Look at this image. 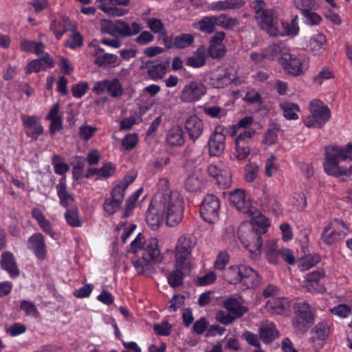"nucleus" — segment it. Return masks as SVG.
<instances>
[{"label": "nucleus", "mask_w": 352, "mask_h": 352, "mask_svg": "<svg viewBox=\"0 0 352 352\" xmlns=\"http://www.w3.org/2000/svg\"><path fill=\"white\" fill-rule=\"evenodd\" d=\"M158 190L154 195L146 213V221L153 230H157L164 218L170 227L180 223L184 217V201L181 193L169 187L166 178H161L157 183Z\"/></svg>", "instance_id": "f257e3e1"}, {"label": "nucleus", "mask_w": 352, "mask_h": 352, "mask_svg": "<svg viewBox=\"0 0 352 352\" xmlns=\"http://www.w3.org/2000/svg\"><path fill=\"white\" fill-rule=\"evenodd\" d=\"M129 252L134 254L131 262L140 274L149 269L151 262L160 263L163 258L158 247L157 239L156 238L145 239L141 233H139L131 243Z\"/></svg>", "instance_id": "f03ea898"}, {"label": "nucleus", "mask_w": 352, "mask_h": 352, "mask_svg": "<svg viewBox=\"0 0 352 352\" xmlns=\"http://www.w3.org/2000/svg\"><path fill=\"white\" fill-rule=\"evenodd\" d=\"M325 161L324 168L325 172L330 175L339 177L347 174L346 168L339 166L340 161L346 160L344 148L338 146H329L325 147Z\"/></svg>", "instance_id": "7ed1b4c3"}, {"label": "nucleus", "mask_w": 352, "mask_h": 352, "mask_svg": "<svg viewBox=\"0 0 352 352\" xmlns=\"http://www.w3.org/2000/svg\"><path fill=\"white\" fill-rule=\"evenodd\" d=\"M196 245L197 239L192 234H184L178 238L175 248V258L179 267L190 265L192 252Z\"/></svg>", "instance_id": "20e7f679"}, {"label": "nucleus", "mask_w": 352, "mask_h": 352, "mask_svg": "<svg viewBox=\"0 0 352 352\" xmlns=\"http://www.w3.org/2000/svg\"><path fill=\"white\" fill-rule=\"evenodd\" d=\"M349 232L346 223L338 219H334L328 223L323 228L320 240L327 245H332L343 240Z\"/></svg>", "instance_id": "39448f33"}, {"label": "nucleus", "mask_w": 352, "mask_h": 352, "mask_svg": "<svg viewBox=\"0 0 352 352\" xmlns=\"http://www.w3.org/2000/svg\"><path fill=\"white\" fill-rule=\"evenodd\" d=\"M311 114L304 120L309 128H321L331 118V111L327 105L320 100H312L309 104Z\"/></svg>", "instance_id": "423d86ee"}, {"label": "nucleus", "mask_w": 352, "mask_h": 352, "mask_svg": "<svg viewBox=\"0 0 352 352\" xmlns=\"http://www.w3.org/2000/svg\"><path fill=\"white\" fill-rule=\"evenodd\" d=\"M295 309L292 325L298 333H305L314 322V314L309 305L305 301L297 302Z\"/></svg>", "instance_id": "0eeeda50"}, {"label": "nucleus", "mask_w": 352, "mask_h": 352, "mask_svg": "<svg viewBox=\"0 0 352 352\" xmlns=\"http://www.w3.org/2000/svg\"><path fill=\"white\" fill-rule=\"evenodd\" d=\"M281 65L286 74L298 76L308 67V63L304 54H295L287 52L283 56Z\"/></svg>", "instance_id": "6e6552de"}, {"label": "nucleus", "mask_w": 352, "mask_h": 352, "mask_svg": "<svg viewBox=\"0 0 352 352\" xmlns=\"http://www.w3.org/2000/svg\"><path fill=\"white\" fill-rule=\"evenodd\" d=\"M219 198L214 195L208 194L205 196L201 202L200 214L206 221L213 223L219 219Z\"/></svg>", "instance_id": "1a4fd4ad"}, {"label": "nucleus", "mask_w": 352, "mask_h": 352, "mask_svg": "<svg viewBox=\"0 0 352 352\" xmlns=\"http://www.w3.org/2000/svg\"><path fill=\"white\" fill-rule=\"evenodd\" d=\"M210 83L214 88H224L231 82H235V75L232 70L229 68L218 67L212 72L210 76Z\"/></svg>", "instance_id": "9d476101"}, {"label": "nucleus", "mask_w": 352, "mask_h": 352, "mask_svg": "<svg viewBox=\"0 0 352 352\" xmlns=\"http://www.w3.org/2000/svg\"><path fill=\"white\" fill-rule=\"evenodd\" d=\"M258 25L265 30L270 36H277L279 31L276 25V16L273 9H267L258 16H254Z\"/></svg>", "instance_id": "9b49d317"}, {"label": "nucleus", "mask_w": 352, "mask_h": 352, "mask_svg": "<svg viewBox=\"0 0 352 352\" xmlns=\"http://www.w3.org/2000/svg\"><path fill=\"white\" fill-rule=\"evenodd\" d=\"M229 201L239 211L247 214L251 212L253 206L251 205L250 197L241 189H236L229 193Z\"/></svg>", "instance_id": "f8f14e48"}, {"label": "nucleus", "mask_w": 352, "mask_h": 352, "mask_svg": "<svg viewBox=\"0 0 352 352\" xmlns=\"http://www.w3.org/2000/svg\"><path fill=\"white\" fill-rule=\"evenodd\" d=\"M206 93V87L201 82H190L183 89L181 98L186 102H195L199 100Z\"/></svg>", "instance_id": "ddd939ff"}, {"label": "nucleus", "mask_w": 352, "mask_h": 352, "mask_svg": "<svg viewBox=\"0 0 352 352\" xmlns=\"http://www.w3.org/2000/svg\"><path fill=\"white\" fill-rule=\"evenodd\" d=\"M204 123L196 115H191L185 121V129L190 140L195 142L203 134Z\"/></svg>", "instance_id": "4468645a"}, {"label": "nucleus", "mask_w": 352, "mask_h": 352, "mask_svg": "<svg viewBox=\"0 0 352 352\" xmlns=\"http://www.w3.org/2000/svg\"><path fill=\"white\" fill-rule=\"evenodd\" d=\"M220 129L219 127L215 129L208 142L209 153L212 156H219L225 150L226 136L222 131H219Z\"/></svg>", "instance_id": "2eb2a0df"}, {"label": "nucleus", "mask_w": 352, "mask_h": 352, "mask_svg": "<svg viewBox=\"0 0 352 352\" xmlns=\"http://www.w3.org/2000/svg\"><path fill=\"white\" fill-rule=\"evenodd\" d=\"M170 61L168 60L164 63H159L158 60H147L144 63L142 69L147 70L148 76L153 80H158L162 79L167 72V68L169 65Z\"/></svg>", "instance_id": "dca6fc26"}, {"label": "nucleus", "mask_w": 352, "mask_h": 352, "mask_svg": "<svg viewBox=\"0 0 352 352\" xmlns=\"http://www.w3.org/2000/svg\"><path fill=\"white\" fill-rule=\"evenodd\" d=\"M28 248L34 252L38 259L43 261L45 258L47 247L42 234H32L28 240Z\"/></svg>", "instance_id": "f3484780"}, {"label": "nucleus", "mask_w": 352, "mask_h": 352, "mask_svg": "<svg viewBox=\"0 0 352 352\" xmlns=\"http://www.w3.org/2000/svg\"><path fill=\"white\" fill-rule=\"evenodd\" d=\"M101 4L98 8L102 10L109 16H122L127 13V10L117 8L116 6H128L129 0H100Z\"/></svg>", "instance_id": "a211bd4d"}, {"label": "nucleus", "mask_w": 352, "mask_h": 352, "mask_svg": "<svg viewBox=\"0 0 352 352\" xmlns=\"http://www.w3.org/2000/svg\"><path fill=\"white\" fill-rule=\"evenodd\" d=\"M124 196L125 193L113 188L111 192V196L104 199V210L110 215L115 214L120 209Z\"/></svg>", "instance_id": "6ab92c4d"}, {"label": "nucleus", "mask_w": 352, "mask_h": 352, "mask_svg": "<svg viewBox=\"0 0 352 352\" xmlns=\"http://www.w3.org/2000/svg\"><path fill=\"white\" fill-rule=\"evenodd\" d=\"M324 277V272L323 270L311 272L306 275L303 286L308 292H320L323 290V286L320 283V280Z\"/></svg>", "instance_id": "aec40b11"}, {"label": "nucleus", "mask_w": 352, "mask_h": 352, "mask_svg": "<svg viewBox=\"0 0 352 352\" xmlns=\"http://www.w3.org/2000/svg\"><path fill=\"white\" fill-rule=\"evenodd\" d=\"M0 265L3 270L9 274L11 278H14L19 275V269L12 252H5L1 254Z\"/></svg>", "instance_id": "412c9836"}, {"label": "nucleus", "mask_w": 352, "mask_h": 352, "mask_svg": "<svg viewBox=\"0 0 352 352\" xmlns=\"http://www.w3.org/2000/svg\"><path fill=\"white\" fill-rule=\"evenodd\" d=\"M116 28L117 36H120L122 37H128L135 35L142 30L141 25L136 22L129 24L120 19L116 20Z\"/></svg>", "instance_id": "4be33fe9"}, {"label": "nucleus", "mask_w": 352, "mask_h": 352, "mask_svg": "<svg viewBox=\"0 0 352 352\" xmlns=\"http://www.w3.org/2000/svg\"><path fill=\"white\" fill-rule=\"evenodd\" d=\"M262 234L258 232L257 228H252L248 233L247 239L243 241V243L250 252H260L263 245Z\"/></svg>", "instance_id": "5701e85b"}, {"label": "nucleus", "mask_w": 352, "mask_h": 352, "mask_svg": "<svg viewBox=\"0 0 352 352\" xmlns=\"http://www.w3.org/2000/svg\"><path fill=\"white\" fill-rule=\"evenodd\" d=\"M241 283L248 288L256 286L260 282V277L256 271L245 265H241Z\"/></svg>", "instance_id": "b1692460"}, {"label": "nucleus", "mask_w": 352, "mask_h": 352, "mask_svg": "<svg viewBox=\"0 0 352 352\" xmlns=\"http://www.w3.org/2000/svg\"><path fill=\"white\" fill-rule=\"evenodd\" d=\"M223 305L226 310L236 318H241L248 311V309L242 305L240 297L229 298L224 301Z\"/></svg>", "instance_id": "393cba45"}, {"label": "nucleus", "mask_w": 352, "mask_h": 352, "mask_svg": "<svg viewBox=\"0 0 352 352\" xmlns=\"http://www.w3.org/2000/svg\"><path fill=\"white\" fill-rule=\"evenodd\" d=\"M288 307V300L285 298H272L265 305L267 311L275 315L283 314Z\"/></svg>", "instance_id": "a878e982"}, {"label": "nucleus", "mask_w": 352, "mask_h": 352, "mask_svg": "<svg viewBox=\"0 0 352 352\" xmlns=\"http://www.w3.org/2000/svg\"><path fill=\"white\" fill-rule=\"evenodd\" d=\"M175 269L172 271L168 276V283L172 287H177L182 285L184 272L188 271L190 269V265H187L184 267L177 265V261H175Z\"/></svg>", "instance_id": "bb28decb"}, {"label": "nucleus", "mask_w": 352, "mask_h": 352, "mask_svg": "<svg viewBox=\"0 0 352 352\" xmlns=\"http://www.w3.org/2000/svg\"><path fill=\"white\" fill-rule=\"evenodd\" d=\"M244 4L243 0H224L212 2L208 8L212 11H226L240 8Z\"/></svg>", "instance_id": "cd10ccee"}, {"label": "nucleus", "mask_w": 352, "mask_h": 352, "mask_svg": "<svg viewBox=\"0 0 352 352\" xmlns=\"http://www.w3.org/2000/svg\"><path fill=\"white\" fill-rule=\"evenodd\" d=\"M56 188L57 195L60 199V204L65 208H67L74 201V198L67 190L65 177L60 179Z\"/></svg>", "instance_id": "c85d7f7f"}, {"label": "nucleus", "mask_w": 352, "mask_h": 352, "mask_svg": "<svg viewBox=\"0 0 352 352\" xmlns=\"http://www.w3.org/2000/svg\"><path fill=\"white\" fill-rule=\"evenodd\" d=\"M166 141L172 146H180L184 143V132L179 126H173L167 133Z\"/></svg>", "instance_id": "c756f323"}, {"label": "nucleus", "mask_w": 352, "mask_h": 352, "mask_svg": "<svg viewBox=\"0 0 352 352\" xmlns=\"http://www.w3.org/2000/svg\"><path fill=\"white\" fill-rule=\"evenodd\" d=\"M206 62V49L204 46H200L194 52L193 56L187 58L186 64L191 67L199 68L204 66Z\"/></svg>", "instance_id": "7c9ffc66"}, {"label": "nucleus", "mask_w": 352, "mask_h": 352, "mask_svg": "<svg viewBox=\"0 0 352 352\" xmlns=\"http://www.w3.org/2000/svg\"><path fill=\"white\" fill-rule=\"evenodd\" d=\"M185 188L189 192H197L205 186L204 180L199 173H194L189 175L185 182Z\"/></svg>", "instance_id": "2f4dec72"}, {"label": "nucleus", "mask_w": 352, "mask_h": 352, "mask_svg": "<svg viewBox=\"0 0 352 352\" xmlns=\"http://www.w3.org/2000/svg\"><path fill=\"white\" fill-rule=\"evenodd\" d=\"M248 214L252 217V224H255L258 226V232L265 233V228L270 226L269 220L261 214L256 208L253 207L251 209V212H248Z\"/></svg>", "instance_id": "473e14b6"}, {"label": "nucleus", "mask_w": 352, "mask_h": 352, "mask_svg": "<svg viewBox=\"0 0 352 352\" xmlns=\"http://www.w3.org/2000/svg\"><path fill=\"white\" fill-rule=\"evenodd\" d=\"M329 329L327 324L324 322L317 324L311 331V341L316 342V341H323L329 336Z\"/></svg>", "instance_id": "72a5a7b5"}, {"label": "nucleus", "mask_w": 352, "mask_h": 352, "mask_svg": "<svg viewBox=\"0 0 352 352\" xmlns=\"http://www.w3.org/2000/svg\"><path fill=\"white\" fill-rule=\"evenodd\" d=\"M279 106L287 120H297L298 118V112L300 111V107L297 104L284 101L280 102Z\"/></svg>", "instance_id": "f704fd0d"}, {"label": "nucleus", "mask_w": 352, "mask_h": 352, "mask_svg": "<svg viewBox=\"0 0 352 352\" xmlns=\"http://www.w3.org/2000/svg\"><path fill=\"white\" fill-rule=\"evenodd\" d=\"M260 338L265 343H270L278 336V331L274 324H266L260 328Z\"/></svg>", "instance_id": "c9c22d12"}, {"label": "nucleus", "mask_w": 352, "mask_h": 352, "mask_svg": "<svg viewBox=\"0 0 352 352\" xmlns=\"http://www.w3.org/2000/svg\"><path fill=\"white\" fill-rule=\"evenodd\" d=\"M264 50L267 59H273L279 55L281 56L282 59L284 54H287L288 52L285 44L282 42L273 43L265 48Z\"/></svg>", "instance_id": "e433bc0d"}, {"label": "nucleus", "mask_w": 352, "mask_h": 352, "mask_svg": "<svg viewBox=\"0 0 352 352\" xmlns=\"http://www.w3.org/2000/svg\"><path fill=\"white\" fill-rule=\"evenodd\" d=\"M327 39L323 34H318L310 39L309 47L314 54H318L325 50Z\"/></svg>", "instance_id": "4c0bfd02"}, {"label": "nucleus", "mask_w": 352, "mask_h": 352, "mask_svg": "<svg viewBox=\"0 0 352 352\" xmlns=\"http://www.w3.org/2000/svg\"><path fill=\"white\" fill-rule=\"evenodd\" d=\"M199 29L207 34H212L214 32L217 26L215 21V16H207L203 17L198 22Z\"/></svg>", "instance_id": "58836bf2"}, {"label": "nucleus", "mask_w": 352, "mask_h": 352, "mask_svg": "<svg viewBox=\"0 0 352 352\" xmlns=\"http://www.w3.org/2000/svg\"><path fill=\"white\" fill-rule=\"evenodd\" d=\"M142 192V188H140L134 192L126 201L124 212L122 214V217L126 219L129 217L135 208V203L138 201L139 197Z\"/></svg>", "instance_id": "ea45409f"}, {"label": "nucleus", "mask_w": 352, "mask_h": 352, "mask_svg": "<svg viewBox=\"0 0 352 352\" xmlns=\"http://www.w3.org/2000/svg\"><path fill=\"white\" fill-rule=\"evenodd\" d=\"M280 250H278L276 248V243L275 241H270L266 245L265 256L268 261L271 263L276 264L279 261Z\"/></svg>", "instance_id": "a19ab883"}, {"label": "nucleus", "mask_w": 352, "mask_h": 352, "mask_svg": "<svg viewBox=\"0 0 352 352\" xmlns=\"http://www.w3.org/2000/svg\"><path fill=\"white\" fill-rule=\"evenodd\" d=\"M284 33H280L278 35L296 36L299 32V26L298 23V16H295L291 23L283 22Z\"/></svg>", "instance_id": "79ce46f5"}, {"label": "nucleus", "mask_w": 352, "mask_h": 352, "mask_svg": "<svg viewBox=\"0 0 352 352\" xmlns=\"http://www.w3.org/2000/svg\"><path fill=\"white\" fill-rule=\"evenodd\" d=\"M294 6L300 10L302 14L308 11L316 10L318 5L315 0H294Z\"/></svg>", "instance_id": "37998d69"}, {"label": "nucleus", "mask_w": 352, "mask_h": 352, "mask_svg": "<svg viewBox=\"0 0 352 352\" xmlns=\"http://www.w3.org/2000/svg\"><path fill=\"white\" fill-rule=\"evenodd\" d=\"M226 280L231 284H236L241 280V265L231 266L225 273Z\"/></svg>", "instance_id": "c03bdc74"}, {"label": "nucleus", "mask_w": 352, "mask_h": 352, "mask_svg": "<svg viewBox=\"0 0 352 352\" xmlns=\"http://www.w3.org/2000/svg\"><path fill=\"white\" fill-rule=\"evenodd\" d=\"M216 25L224 29H232L239 25V21L235 18L228 17L226 14H220L215 16Z\"/></svg>", "instance_id": "a18cd8bd"}, {"label": "nucleus", "mask_w": 352, "mask_h": 352, "mask_svg": "<svg viewBox=\"0 0 352 352\" xmlns=\"http://www.w3.org/2000/svg\"><path fill=\"white\" fill-rule=\"evenodd\" d=\"M195 41L194 36L191 34H182L175 36V44L177 49H184L190 47Z\"/></svg>", "instance_id": "49530a36"}, {"label": "nucleus", "mask_w": 352, "mask_h": 352, "mask_svg": "<svg viewBox=\"0 0 352 352\" xmlns=\"http://www.w3.org/2000/svg\"><path fill=\"white\" fill-rule=\"evenodd\" d=\"M250 153V148L245 142H235L234 157L238 160H244Z\"/></svg>", "instance_id": "de8ad7c7"}, {"label": "nucleus", "mask_w": 352, "mask_h": 352, "mask_svg": "<svg viewBox=\"0 0 352 352\" xmlns=\"http://www.w3.org/2000/svg\"><path fill=\"white\" fill-rule=\"evenodd\" d=\"M118 56L113 54L104 53L98 56L95 60V64L99 67H104L117 63Z\"/></svg>", "instance_id": "09e8293b"}, {"label": "nucleus", "mask_w": 352, "mask_h": 352, "mask_svg": "<svg viewBox=\"0 0 352 352\" xmlns=\"http://www.w3.org/2000/svg\"><path fill=\"white\" fill-rule=\"evenodd\" d=\"M137 173L135 170L129 171L126 174L124 179L120 181L114 188L125 193L128 186L132 184L137 177Z\"/></svg>", "instance_id": "8fccbe9b"}, {"label": "nucleus", "mask_w": 352, "mask_h": 352, "mask_svg": "<svg viewBox=\"0 0 352 352\" xmlns=\"http://www.w3.org/2000/svg\"><path fill=\"white\" fill-rule=\"evenodd\" d=\"M217 182L221 188H228L232 183L230 170L228 168H222L217 177Z\"/></svg>", "instance_id": "3c124183"}, {"label": "nucleus", "mask_w": 352, "mask_h": 352, "mask_svg": "<svg viewBox=\"0 0 352 352\" xmlns=\"http://www.w3.org/2000/svg\"><path fill=\"white\" fill-rule=\"evenodd\" d=\"M108 93L114 98L120 96L123 93V88L118 78L108 80Z\"/></svg>", "instance_id": "603ef678"}, {"label": "nucleus", "mask_w": 352, "mask_h": 352, "mask_svg": "<svg viewBox=\"0 0 352 352\" xmlns=\"http://www.w3.org/2000/svg\"><path fill=\"white\" fill-rule=\"evenodd\" d=\"M116 25V21L113 22L109 19H102L100 21L101 32L104 34H108L113 36L117 37Z\"/></svg>", "instance_id": "864d4df0"}, {"label": "nucleus", "mask_w": 352, "mask_h": 352, "mask_svg": "<svg viewBox=\"0 0 352 352\" xmlns=\"http://www.w3.org/2000/svg\"><path fill=\"white\" fill-rule=\"evenodd\" d=\"M65 219L69 225L72 227H80L82 225L79 219L77 209L68 210L65 213Z\"/></svg>", "instance_id": "5fc2aeb1"}, {"label": "nucleus", "mask_w": 352, "mask_h": 352, "mask_svg": "<svg viewBox=\"0 0 352 352\" xmlns=\"http://www.w3.org/2000/svg\"><path fill=\"white\" fill-rule=\"evenodd\" d=\"M96 131V128L90 125L83 124L79 127L78 135L84 141L89 140Z\"/></svg>", "instance_id": "6e6d98bb"}, {"label": "nucleus", "mask_w": 352, "mask_h": 352, "mask_svg": "<svg viewBox=\"0 0 352 352\" xmlns=\"http://www.w3.org/2000/svg\"><path fill=\"white\" fill-rule=\"evenodd\" d=\"M89 90V84L87 82H80L74 85L72 87V93L76 98H82Z\"/></svg>", "instance_id": "4d7b16f0"}, {"label": "nucleus", "mask_w": 352, "mask_h": 352, "mask_svg": "<svg viewBox=\"0 0 352 352\" xmlns=\"http://www.w3.org/2000/svg\"><path fill=\"white\" fill-rule=\"evenodd\" d=\"M315 10L308 11L302 14L304 18V22L309 25H317L321 21V16L314 12Z\"/></svg>", "instance_id": "13d9d810"}, {"label": "nucleus", "mask_w": 352, "mask_h": 352, "mask_svg": "<svg viewBox=\"0 0 352 352\" xmlns=\"http://www.w3.org/2000/svg\"><path fill=\"white\" fill-rule=\"evenodd\" d=\"M216 319L223 324L229 325L232 324L236 318L228 311H219L217 313Z\"/></svg>", "instance_id": "bf43d9fd"}, {"label": "nucleus", "mask_w": 352, "mask_h": 352, "mask_svg": "<svg viewBox=\"0 0 352 352\" xmlns=\"http://www.w3.org/2000/svg\"><path fill=\"white\" fill-rule=\"evenodd\" d=\"M259 166L256 163H249L246 166L245 180L248 182H253L258 176Z\"/></svg>", "instance_id": "052dcab7"}, {"label": "nucleus", "mask_w": 352, "mask_h": 352, "mask_svg": "<svg viewBox=\"0 0 352 352\" xmlns=\"http://www.w3.org/2000/svg\"><path fill=\"white\" fill-rule=\"evenodd\" d=\"M99 169V177L108 178L114 175L116 170V166L111 162H106Z\"/></svg>", "instance_id": "680f3d73"}, {"label": "nucleus", "mask_w": 352, "mask_h": 352, "mask_svg": "<svg viewBox=\"0 0 352 352\" xmlns=\"http://www.w3.org/2000/svg\"><path fill=\"white\" fill-rule=\"evenodd\" d=\"M226 49L224 45H214V44H210L208 49V54L209 56L212 58H221L224 56Z\"/></svg>", "instance_id": "e2e57ef3"}, {"label": "nucleus", "mask_w": 352, "mask_h": 352, "mask_svg": "<svg viewBox=\"0 0 352 352\" xmlns=\"http://www.w3.org/2000/svg\"><path fill=\"white\" fill-rule=\"evenodd\" d=\"M217 276L214 272H210L209 273L199 276L196 280V285L205 286L212 284L216 280Z\"/></svg>", "instance_id": "0e129e2a"}, {"label": "nucleus", "mask_w": 352, "mask_h": 352, "mask_svg": "<svg viewBox=\"0 0 352 352\" xmlns=\"http://www.w3.org/2000/svg\"><path fill=\"white\" fill-rule=\"evenodd\" d=\"M229 262V256L225 252H221L214 263V267L216 270H223Z\"/></svg>", "instance_id": "69168bd1"}, {"label": "nucleus", "mask_w": 352, "mask_h": 352, "mask_svg": "<svg viewBox=\"0 0 352 352\" xmlns=\"http://www.w3.org/2000/svg\"><path fill=\"white\" fill-rule=\"evenodd\" d=\"M184 302V297L183 296L174 295L169 300V305L167 309L170 312L175 311L183 305Z\"/></svg>", "instance_id": "338daca9"}, {"label": "nucleus", "mask_w": 352, "mask_h": 352, "mask_svg": "<svg viewBox=\"0 0 352 352\" xmlns=\"http://www.w3.org/2000/svg\"><path fill=\"white\" fill-rule=\"evenodd\" d=\"M147 25L154 33H162L165 31L164 24L157 19H149L147 21Z\"/></svg>", "instance_id": "774afa93"}]
</instances>
